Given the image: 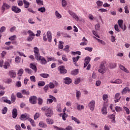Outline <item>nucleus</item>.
I'll list each match as a JSON object with an SVG mask.
<instances>
[{
	"label": "nucleus",
	"mask_w": 130,
	"mask_h": 130,
	"mask_svg": "<svg viewBox=\"0 0 130 130\" xmlns=\"http://www.w3.org/2000/svg\"><path fill=\"white\" fill-rule=\"evenodd\" d=\"M42 111H45V115L47 117H51L53 115L52 109L48 108L47 106L43 107L41 108Z\"/></svg>",
	"instance_id": "f257e3e1"
},
{
	"label": "nucleus",
	"mask_w": 130,
	"mask_h": 130,
	"mask_svg": "<svg viewBox=\"0 0 130 130\" xmlns=\"http://www.w3.org/2000/svg\"><path fill=\"white\" fill-rule=\"evenodd\" d=\"M106 67H105V66L104 65V63H101V65L100 66V69L98 70L99 73H100L101 74H105L106 73Z\"/></svg>",
	"instance_id": "f03ea898"
},
{
	"label": "nucleus",
	"mask_w": 130,
	"mask_h": 130,
	"mask_svg": "<svg viewBox=\"0 0 130 130\" xmlns=\"http://www.w3.org/2000/svg\"><path fill=\"white\" fill-rule=\"evenodd\" d=\"M36 59H37L38 61H40L42 64H46V63H47V60H46L44 57L40 56L37 58H36Z\"/></svg>",
	"instance_id": "7ed1b4c3"
},
{
	"label": "nucleus",
	"mask_w": 130,
	"mask_h": 130,
	"mask_svg": "<svg viewBox=\"0 0 130 130\" xmlns=\"http://www.w3.org/2000/svg\"><path fill=\"white\" fill-rule=\"evenodd\" d=\"M9 9H11V6L7 3H3L1 7L2 13H5V11H6V10H9Z\"/></svg>",
	"instance_id": "20e7f679"
},
{
	"label": "nucleus",
	"mask_w": 130,
	"mask_h": 130,
	"mask_svg": "<svg viewBox=\"0 0 130 130\" xmlns=\"http://www.w3.org/2000/svg\"><path fill=\"white\" fill-rule=\"evenodd\" d=\"M58 69L60 72V74H61L62 75H66V74L68 73V70L65 69V67L63 66H59L58 68Z\"/></svg>",
	"instance_id": "39448f33"
},
{
	"label": "nucleus",
	"mask_w": 130,
	"mask_h": 130,
	"mask_svg": "<svg viewBox=\"0 0 130 130\" xmlns=\"http://www.w3.org/2000/svg\"><path fill=\"white\" fill-rule=\"evenodd\" d=\"M34 52L35 53V57L37 58L40 56V54L39 53V49L37 47H35L34 48Z\"/></svg>",
	"instance_id": "423d86ee"
},
{
	"label": "nucleus",
	"mask_w": 130,
	"mask_h": 130,
	"mask_svg": "<svg viewBox=\"0 0 130 130\" xmlns=\"http://www.w3.org/2000/svg\"><path fill=\"white\" fill-rule=\"evenodd\" d=\"M68 13L70 15L73 17V18H74V19H75L76 21H79V17H78L76 13L73 12V11L71 10H69Z\"/></svg>",
	"instance_id": "0eeeda50"
},
{
	"label": "nucleus",
	"mask_w": 130,
	"mask_h": 130,
	"mask_svg": "<svg viewBox=\"0 0 130 130\" xmlns=\"http://www.w3.org/2000/svg\"><path fill=\"white\" fill-rule=\"evenodd\" d=\"M95 101L92 100L90 102V103L88 104V106L92 111L95 109Z\"/></svg>",
	"instance_id": "6e6552de"
},
{
	"label": "nucleus",
	"mask_w": 130,
	"mask_h": 130,
	"mask_svg": "<svg viewBox=\"0 0 130 130\" xmlns=\"http://www.w3.org/2000/svg\"><path fill=\"white\" fill-rule=\"evenodd\" d=\"M11 10L12 12H14V13H16L17 14L19 13H21V9L19 8L17 6H13L11 8Z\"/></svg>",
	"instance_id": "1a4fd4ad"
},
{
	"label": "nucleus",
	"mask_w": 130,
	"mask_h": 130,
	"mask_svg": "<svg viewBox=\"0 0 130 130\" xmlns=\"http://www.w3.org/2000/svg\"><path fill=\"white\" fill-rule=\"evenodd\" d=\"M29 114L27 113L23 114L20 116V119L21 120H27V119H29Z\"/></svg>",
	"instance_id": "9d476101"
},
{
	"label": "nucleus",
	"mask_w": 130,
	"mask_h": 130,
	"mask_svg": "<svg viewBox=\"0 0 130 130\" xmlns=\"http://www.w3.org/2000/svg\"><path fill=\"white\" fill-rule=\"evenodd\" d=\"M47 38L48 39V41L49 42H51L52 40V34H51V31H48L47 32Z\"/></svg>",
	"instance_id": "9b49d317"
},
{
	"label": "nucleus",
	"mask_w": 130,
	"mask_h": 130,
	"mask_svg": "<svg viewBox=\"0 0 130 130\" xmlns=\"http://www.w3.org/2000/svg\"><path fill=\"white\" fill-rule=\"evenodd\" d=\"M91 60V58L90 57H85L84 59V68H86L88 64H89V62H90V61Z\"/></svg>",
	"instance_id": "f8f14e48"
},
{
	"label": "nucleus",
	"mask_w": 130,
	"mask_h": 130,
	"mask_svg": "<svg viewBox=\"0 0 130 130\" xmlns=\"http://www.w3.org/2000/svg\"><path fill=\"white\" fill-rule=\"evenodd\" d=\"M1 102H4V103H8V104H12L11 101L9 100H7V98L3 96L0 99Z\"/></svg>",
	"instance_id": "ddd939ff"
},
{
	"label": "nucleus",
	"mask_w": 130,
	"mask_h": 130,
	"mask_svg": "<svg viewBox=\"0 0 130 130\" xmlns=\"http://www.w3.org/2000/svg\"><path fill=\"white\" fill-rule=\"evenodd\" d=\"M37 100V98L35 96H31L29 98V102L31 104H36V101Z\"/></svg>",
	"instance_id": "4468645a"
},
{
	"label": "nucleus",
	"mask_w": 130,
	"mask_h": 130,
	"mask_svg": "<svg viewBox=\"0 0 130 130\" xmlns=\"http://www.w3.org/2000/svg\"><path fill=\"white\" fill-rule=\"evenodd\" d=\"M120 98H121V97L120 96V93H117L115 95V103H117V102H119Z\"/></svg>",
	"instance_id": "2eb2a0df"
},
{
	"label": "nucleus",
	"mask_w": 130,
	"mask_h": 130,
	"mask_svg": "<svg viewBox=\"0 0 130 130\" xmlns=\"http://www.w3.org/2000/svg\"><path fill=\"white\" fill-rule=\"evenodd\" d=\"M9 76H10V78H12L13 79H15V77L16 76V72L13 70H11L9 71L8 73Z\"/></svg>",
	"instance_id": "dca6fc26"
},
{
	"label": "nucleus",
	"mask_w": 130,
	"mask_h": 130,
	"mask_svg": "<svg viewBox=\"0 0 130 130\" xmlns=\"http://www.w3.org/2000/svg\"><path fill=\"white\" fill-rule=\"evenodd\" d=\"M82 41L83 42L80 43V45L85 46V45H87V44H88V40L86 39V37H84L82 39Z\"/></svg>",
	"instance_id": "f3484780"
},
{
	"label": "nucleus",
	"mask_w": 130,
	"mask_h": 130,
	"mask_svg": "<svg viewBox=\"0 0 130 130\" xmlns=\"http://www.w3.org/2000/svg\"><path fill=\"white\" fill-rule=\"evenodd\" d=\"M18 116V110L17 109H13L12 111V117L13 118H16Z\"/></svg>",
	"instance_id": "a211bd4d"
},
{
	"label": "nucleus",
	"mask_w": 130,
	"mask_h": 130,
	"mask_svg": "<svg viewBox=\"0 0 130 130\" xmlns=\"http://www.w3.org/2000/svg\"><path fill=\"white\" fill-rule=\"evenodd\" d=\"M127 92H130V89L128 87H126L121 91V94L122 95H124V94H126Z\"/></svg>",
	"instance_id": "6ab92c4d"
},
{
	"label": "nucleus",
	"mask_w": 130,
	"mask_h": 130,
	"mask_svg": "<svg viewBox=\"0 0 130 130\" xmlns=\"http://www.w3.org/2000/svg\"><path fill=\"white\" fill-rule=\"evenodd\" d=\"M29 68L33 70L34 72H37V67H36L34 63H31L29 65Z\"/></svg>",
	"instance_id": "aec40b11"
},
{
	"label": "nucleus",
	"mask_w": 130,
	"mask_h": 130,
	"mask_svg": "<svg viewBox=\"0 0 130 130\" xmlns=\"http://www.w3.org/2000/svg\"><path fill=\"white\" fill-rule=\"evenodd\" d=\"M119 68L120 70H121V71H123V72H124L125 73H127V74H129V71H128V70L126 68H125L124 66L121 64H120Z\"/></svg>",
	"instance_id": "412c9836"
},
{
	"label": "nucleus",
	"mask_w": 130,
	"mask_h": 130,
	"mask_svg": "<svg viewBox=\"0 0 130 130\" xmlns=\"http://www.w3.org/2000/svg\"><path fill=\"white\" fill-rule=\"evenodd\" d=\"M64 82L66 84H67V85H69V84H71L72 83V79L70 78V77H66L63 79Z\"/></svg>",
	"instance_id": "4be33fe9"
},
{
	"label": "nucleus",
	"mask_w": 130,
	"mask_h": 130,
	"mask_svg": "<svg viewBox=\"0 0 130 130\" xmlns=\"http://www.w3.org/2000/svg\"><path fill=\"white\" fill-rule=\"evenodd\" d=\"M118 25L120 27V28H121V29H123V20H122V19H119L118 20Z\"/></svg>",
	"instance_id": "5701e85b"
},
{
	"label": "nucleus",
	"mask_w": 130,
	"mask_h": 130,
	"mask_svg": "<svg viewBox=\"0 0 130 130\" xmlns=\"http://www.w3.org/2000/svg\"><path fill=\"white\" fill-rule=\"evenodd\" d=\"M102 113L103 114H107V108H106V106H104L102 109Z\"/></svg>",
	"instance_id": "b1692460"
},
{
	"label": "nucleus",
	"mask_w": 130,
	"mask_h": 130,
	"mask_svg": "<svg viewBox=\"0 0 130 130\" xmlns=\"http://www.w3.org/2000/svg\"><path fill=\"white\" fill-rule=\"evenodd\" d=\"M23 4L24 5V8L25 9H28V8H29V6H30V3H29V2H28L26 0H23Z\"/></svg>",
	"instance_id": "393cba45"
},
{
	"label": "nucleus",
	"mask_w": 130,
	"mask_h": 130,
	"mask_svg": "<svg viewBox=\"0 0 130 130\" xmlns=\"http://www.w3.org/2000/svg\"><path fill=\"white\" fill-rule=\"evenodd\" d=\"M109 118L110 119H113L112 122L115 123V115L111 114L109 116Z\"/></svg>",
	"instance_id": "a878e982"
},
{
	"label": "nucleus",
	"mask_w": 130,
	"mask_h": 130,
	"mask_svg": "<svg viewBox=\"0 0 130 130\" xmlns=\"http://www.w3.org/2000/svg\"><path fill=\"white\" fill-rule=\"evenodd\" d=\"M40 76L42 77V78H44V79H46L49 77V74L46 73H42L40 74Z\"/></svg>",
	"instance_id": "bb28decb"
},
{
	"label": "nucleus",
	"mask_w": 130,
	"mask_h": 130,
	"mask_svg": "<svg viewBox=\"0 0 130 130\" xmlns=\"http://www.w3.org/2000/svg\"><path fill=\"white\" fill-rule=\"evenodd\" d=\"M71 118L72 120H74V121H75V122H77L78 124H80V123H81V122L80 121V120L78 119V118L74 117V116H72L71 117Z\"/></svg>",
	"instance_id": "cd10ccee"
},
{
	"label": "nucleus",
	"mask_w": 130,
	"mask_h": 130,
	"mask_svg": "<svg viewBox=\"0 0 130 130\" xmlns=\"http://www.w3.org/2000/svg\"><path fill=\"white\" fill-rule=\"evenodd\" d=\"M24 73V70L23 69H20L18 70V72L17 73L18 76H19V77H22V75Z\"/></svg>",
	"instance_id": "c85d7f7f"
},
{
	"label": "nucleus",
	"mask_w": 130,
	"mask_h": 130,
	"mask_svg": "<svg viewBox=\"0 0 130 130\" xmlns=\"http://www.w3.org/2000/svg\"><path fill=\"white\" fill-rule=\"evenodd\" d=\"M46 122L48 124H53V120L52 119L48 118L46 119Z\"/></svg>",
	"instance_id": "c756f323"
},
{
	"label": "nucleus",
	"mask_w": 130,
	"mask_h": 130,
	"mask_svg": "<svg viewBox=\"0 0 130 130\" xmlns=\"http://www.w3.org/2000/svg\"><path fill=\"white\" fill-rule=\"evenodd\" d=\"M55 15L57 19H61V15L58 13V11H56L55 12Z\"/></svg>",
	"instance_id": "7c9ffc66"
},
{
	"label": "nucleus",
	"mask_w": 130,
	"mask_h": 130,
	"mask_svg": "<svg viewBox=\"0 0 130 130\" xmlns=\"http://www.w3.org/2000/svg\"><path fill=\"white\" fill-rule=\"evenodd\" d=\"M64 43H63V42L60 41H59V44L58 45V48H59V49H62V48H63V45Z\"/></svg>",
	"instance_id": "2f4dec72"
},
{
	"label": "nucleus",
	"mask_w": 130,
	"mask_h": 130,
	"mask_svg": "<svg viewBox=\"0 0 130 130\" xmlns=\"http://www.w3.org/2000/svg\"><path fill=\"white\" fill-rule=\"evenodd\" d=\"M79 73V70L75 69V70L71 72L72 75H73L74 76H76V75H78Z\"/></svg>",
	"instance_id": "473e14b6"
},
{
	"label": "nucleus",
	"mask_w": 130,
	"mask_h": 130,
	"mask_svg": "<svg viewBox=\"0 0 130 130\" xmlns=\"http://www.w3.org/2000/svg\"><path fill=\"white\" fill-rule=\"evenodd\" d=\"M28 121L30 122L32 126H36V125H35V122L34 121V120L29 118H28Z\"/></svg>",
	"instance_id": "72a5a7b5"
},
{
	"label": "nucleus",
	"mask_w": 130,
	"mask_h": 130,
	"mask_svg": "<svg viewBox=\"0 0 130 130\" xmlns=\"http://www.w3.org/2000/svg\"><path fill=\"white\" fill-rule=\"evenodd\" d=\"M79 58H81V56H78L76 57H73L72 60L73 61V62H75L76 63V62H77V61L79 60Z\"/></svg>",
	"instance_id": "f704fd0d"
},
{
	"label": "nucleus",
	"mask_w": 130,
	"mask_h": 130,
	"mask_svg": "<svg viewBox=\"0 0 130 130\" xmlns=\"http://www.w3.org/2000/svg\"><path fill=\"white\" fill-rule=\"evenodd\" d=\"M60 116H62L63 120H66V118L68 117V115L66 113H63L62 114H60Z\"/></svg>",
	"instance_id": "c9c22d12"
},
{
	"label": "nucleus",
	"mask_w": 130,
	"mask_h": 130,
	"mask_svg": "<svg viewBox=\"0 0 130 130\" xmlns=\"http://www.w3.org/2000/svg\"><path fill=\"white\" fill-rule=\"evenodd\" d=\"M39 126L41 127H46L47 125L44 123L43 122H40L39 124Z\"/></svg>",
	"instance_id": "e433bc0d"
},
{
	"label": "nucleus",
	"mask_w": 130,
	"mask_h": 130,
	"mask_svg": "<svg viewBox=\"0 0 130 130\" xmlns=\"http://www.w3.org/2000/svg\"><path fill=\"white\" fill-rule=\"evenodd\" d=\"M98 7H101L103 5V2L100 0L96 2Z\"/></svg>",
	"instance_id": "4c0bfd02"
},
{
	"label": "nucleus",
	"mask_w": 130,
	"mask_h": 130,
	"mask_svg": "<svg viewBox=\"0 0 130 130\" xmlns=\"http://www.w3.org/2000/svg\"><path fill=\"white\" fill-rule=\"evenodd\" d=\"M39 12H41V13H44L46 11L45 7H41L38 9Z\"/></svg>",
	"instance_id": "58836bf2"
},
{
	"label": "nucleus",
	"mask_w": 130,
	"mask_h": 130,
	"mask_svg": "<svg viewBox=\"0 0 130 130\" xmlns=\"http://www.w3.org/2000/svg\"><path fill=\"white\" fill-rule=\"evenodd\" d=\"M21 92L23 95H30V92L26 90L25 89L22 90Z\"/></svg>",
	"instance_id": "ea45409f"
},
{
	"label": "nucleus",
	"mask_w": 130,
	"mask_h": 130,
	"mask_svg": "<svg viewBox=\"0 0 130 130\" xmlns=\"http://www.w3.org/2000/svg\"><path fill=\"white\" fill-rule=\"evenodd\" d=\"M57 111L58 112H61V105L60 104H59L57 106Z\"/></svg>",
	"instance_id": "a19ab883"
},
{
	"label": "nucleus",
	"mask_w": 130,
	"mask_h": 130,
	"mask_svg": "<svg viewBox=\"0 0 130 130\" xmlns=\"http://www.w3.org/2000/svg\"><path fill=\"white\" fill-rule=\"evenodd\" d=\"M115 110L117 112H120V111H122V108L120 107L116 106Z\"/></svg>",
	"instance_id": "79ce46f5"
},
{
	"label": "nucleus",
	"mask_w": 130,
	"mask_h": 130,
	"mask_svg": "<svg viewBox=\"0 0 130 130\" xmlns=\"http://www.w3.org/2000/svg\"><path fill=\"white\" fill-rule=\"evenodd\" d=\"M38 85L40 87H43V86H45V82L44 81H40L38 82Z\"/></svg>",
	"instance_id": "37998d69"
},
{
	"label": "nucleus",
	"mask_w": 130,
	"mask_h": 130,
	"mask_svg": "<svg viewBox=\"0 0 130 130\" xmlns=\"http://www.w3.org/2000/svg\"><path fill=\"white\" fill-rule=\"evenodd\" d=\"M7 112H8V108H7V107H5L2 109V114H6Z\"/></svg>",
	"instance_id": "c03bdc74"
},
{
	"label": "nucleus",
	"mask_w": 130,
	"mask_h": 130,
	"mask_svg": "<svg viewBox=\"0 0 130 130\" xmlns=\"http://www.w3.org/2000/svg\"><path fill=\"white\" fill-rule=\"evenodd\" d=\"M27 33L29 34V36H30L31 37H35V34L33 33V31L31 30H28L27 31Z\"/></svg>",
	"instance_id": "a18cd8bd"
},
{
	"label": "nucleus",
	"mask_w": 130,
	"mask_h": 130,
	"mask_svg": "<svg viewBox=\"0 0 130 130\" xmlns=\"http://www.w3.org/2000/svg\"><path fill=\"white\" fill-rule=\"evenodd\" d=\"M40 117V114H39V113H36L34 116L35 120H36L37 118H39Z\"/></svg>",
	"instance_id": "49530a36"
},
{
	"label": "nucleus",
	"mask_w": 130,
	"mask_h": 130,
	"mask_svg": "<svg viewBox=\"0 0 130 130\" xmlns=\"http://www.w3.org/2000/svg\"><path fill=\"white\" fill-rule=\"evenodd\" d=\"M97 39V41L99 42V43H101V44H102L103 45H105L106 44V43H105V42H104V41L100 40L99 39Z\"/></svg>",
	"instance_id": "de8ad7c7"
},
{
	"label": "nucleus",
	"mask_w": 130,
	"mask_h": 130,
	"mask_svg": "<svg viewBox=\"0 0 130 130\" xmlns=\"http://www.w3.org/2000/svg\"><path fill=\"white\" fill-rule=\"evenodd\" d=\"M81 91L77 90L76 98L77 99H79L80 97H81Z\"/></svg>",
	"instance_id": "09e8293b"
},
{
	"label": "nucleus",
	"mask_w": 130,
	"mask_h": 130,
	"mask_svg": "<svg viewBox=\"0 0 130 130\" xmlns=\"http://www.w3.org/2000/svg\"><path fill=\"white\" fill-rule=\"evenodd\" d=\"M11 99L12 102H15V101H16V95L14 94V93L12 94Z\"/></svg>",
	"instance_id": "8fccbe9b"
},
{
	"label": "nucleus",
	"mask_w": 130,
	"mask_h": 130,
	"mask_svg": "<svg viewBox=\"0 0 130 130\" xmlns=\"http://www.w3.org/2000/svg\"><path fill=\"white\" fill-rule=\"evenodd\" d=\"M48 85L50 89H53V88L55 87L54 84H53L52 82L49 83Z\"/></svg>",
	"instance_id": "3c124183"
},
{
	"label": "nucleus",
	"mask_w": 130,
	"mask_h": 130,
	"mask_svg": "<svg viewBox=\"0 0 130 130\" xmlns=\"http://www.w3.org/2000/svg\"><path fill=\"white\" fill-rule=\"evenodd\" d=\"M36 2L39 6H43V1L41 0H36Z\"/></svg>",
	"instance_id": "603ef678"
},
{
	"label": "nucleus",
	"mask_w": 130,
	"mask_h": 130,
	"mask_svg": "<svg viewBox=\"0 0 130 130\" xmlns=\"http://www.w3.org/2000/svg\"><path fill=\"white\" fill-rule=\"evenodd\" d=\"M67 6H68L67 1H66V0H62V7L64 8L65 7H67Z\"/></svg>",
	"instance_id": "864d4df0"
},
{
	"label": "nucleus",
	"mask_w": 130,
	"mask_h": 130,
	"mask_svg": "<svg viewBox=\"0 0 130 130\" xmlns=\"http://www.w3.org/2000/svg\"><path fill=\"white\" fill-rule=\"evenodd\" d=\"M49 98H50V99L53 100V101H54V102H56L57 100H56V98H55V97L52 96V95L49 94Z\"/></svg>",
	"instance_id": "5fc2aeb1"
},
{
	"label": "nucleus",
	"mask_w": 130,
	"mask_h": 130,
	"mask_svg": "<svg viewBox=\"0 0 130 130\" xmlns=\"http://www.w3.org/2000/svg\"><path fill=\"white\" fill-rule=\"evenodd\" d=\"M84 49L85 50H87V51H89V52H91L93 51V48L92 47H85L84 48Z\"/></svg>",
	"instance_id": "6e6d98bb"
},
{
	"label": "nucleus",
	"mask_w": 130,
	"mask_h": 130,
	"mask_svg": "<svg viewBox=\"0 0 130 130\" xmlns=\"http://www.w3.org/2000/svg\"><path fill=\"white\" fill-rule=\"evenodd\" d=\"M3 67L4 69H8V67H10V63H9L8 61L5 62Z\"/></svg>",
	"instance_id": "4d7b16f0"
},
{
	"label": "nucleus",
	"mask_w": 130,
	"mask_h": 130,
	"mask_svg": "<svg viewBox=\"0 0 130 130\" xmlns=\"http://www.w3.org/2000/svg\"><path fill=\"white\" fill-rule=\"evenodd\" d=\"M16 39H17V36L16 35L11 36L9 38V40H11V41H13V40H15Z\"/></svg>",
	"instance_id": "13d9d810"
},
{
	"label": "nucleus",
	"mask_w": 130,
	"mask_h": 130,
	"mask_svg": "<svg viewBox=\"0 0 130 130\" xmlns=\"http://www.w3.org/2000/svg\"><path fill=\"white\" fill-rule=\"evenodd\" d=\"M16 87H18V88H20L22 86V83H21V81H18L16 83Z\"/></svg>",
	"instance_id": "bf43d9fd"
},
{
	"label": "nucleus",
	"mask_w": 130,
	"mask_h": 130,
	"mask_svg": "<svg viewBox=\"0 0 130 130\" xmlns=\"http://www.w3.org/2000/svg\"><path fill=\"white\" fill-rule=\"evenodd\" d=\"M17 4L19 7H22L23 5V1H22V0H18L17 1Z\"/></svg>",
	"instance_id": "052dcab7"
},
{
	"label": "nucleus",
	"mask_w": 130,
	"mask_h": 130,
	"mask_svg": "<svg viewBox=\"0 0 130 130\" xmlns=\"http://www.w3.org/2000/svg\"><path fill=\"white\" fill-rule=\"evenodd\" d=\"M20 60L21 58H20V57L17 56L15 58V62H16V63H19Z\"/></svg>",
	"instance_id": "680f3d73"
},
{
	"label": "nucleus",
	"mask_w": 130,
	"mask_h": 130,
	"mask_svg": "<svg viewBox=\"0 0 130 130\" xmlns=\"http://www.w3.org/2000/svg\"><path fill=\"white\" fill-rule=\"evenodd\" d=\"M16 96L17 98H23V95L22 94V93H21V92H18L16 94Z\"/></svg>",
	"instance_id": "e2e57ef3"
},
{
	"label": "nucleus",
	"mask_w": 130,
	"mask_h": 130,
	"mask_svg": "<svg viewBox=\"0 0 130 130\" xmlns=\"http://www.w3.org/2000/svg\"><path fill=\"white\" fill-rule=\"evenodd\" d=\"M34 39V37L28 36L26 39L27 41H32Z\"/></svg>",
	"instance_id": "0e129e2a"
},
{
	"label": "nucleus",
	"mask_w": 130,
	"mask_h": 130,
	"mask_svg": "<svg viewBox=\"0 0 130 130\" xmlns=\"http://www.w3.org/2000/svg\"><path fill=\"white\" fill-rule=\"evenodd\" d=\"M61 130H73V127L72 126H68L64 129H61Z\"/></svg>",
	"instance_id": "69168bd1"
},
{
	"label": "nucleus",
	"mask_w": 130,
	"mask_h": 130,
	"mask_svg": "<svg viewBox=\"0 0 130 130\" xmlns=\"http://www.w3.org/2000/svg\"><path fill=\"white\" fill-rule=\"evenodd\" d=\"M4 31H6V27L2 26L0 29V34H2Z\"/></svg>",
	"instance_id": "338daca9"
},
{
	"label": "nucleus",
	"mask_w": 130,
	"mask_h": 130,
	"mask_svg": "<svg viewBox=\"0 0 130 130\" xmlns=\"http://www.w3.org/2000/svg\"><path fill=\"white\" fill-rule=\"evenodd\" d=\"M77 109H78V110H81V109H84V106H83V105L80 106V105H78L77 106Z\"/></svg>",
	"instance_id": "774afa93"
}]
</instances>
